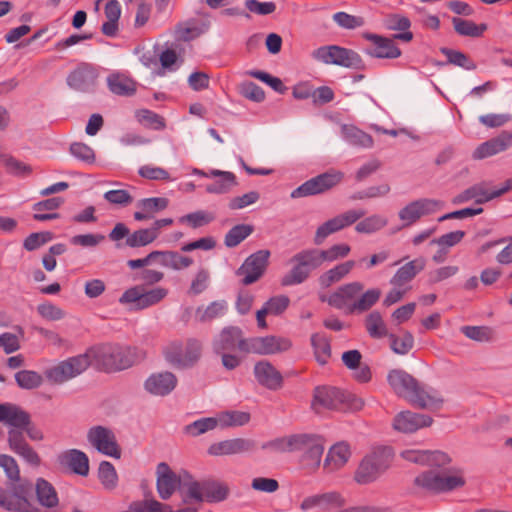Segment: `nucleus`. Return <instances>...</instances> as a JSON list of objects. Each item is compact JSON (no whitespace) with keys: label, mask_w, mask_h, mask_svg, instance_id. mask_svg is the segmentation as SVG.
<instances>
[{"label":"nucleus","mask_w":512,"mask_h":512,"mask_svg":"<svg viewBox=\"0 0 512 512\" xmlns=\"http://www.w3.org/2000/svg\"><path fill=\"white\" fill-rule=\"evenodd\" d=\"M97 79V70L88 63H81L68 75L67 85L75 91L89 93L95 90Z\"/></svg>","instance_id":"nucleus-23"},{"label":"nucleus","mask_w":512,"mask_h":512,"mask_svg":"<svg viewBox=\"0 0 512 512\" xmlns=\"http://www.w3.org/2000/svg\"><path fill=\"white\" fill-rule=\"evenodd\" d=\"M289 263L292 268L281 278L282 286L303 283L313 270L318 269L323 264L318 248H308L297 252L290 258Z\"/></svg>","instance_id":"nucleus-9"},{"label":"nucleus","mask_w":512,"mask_h":512,"mask_svg":"<svg viewBox=\"0 0 512 512\" xmlns=\"http://www.w3.org/2000/svg\"><path fill=\"white\" fill-rule=\"evenodd\" d=\"M387 380L392 390L399 397L406 399L417 408L439 409L444 402L438 391L421 386L412 375L404 370H391L388 373Z\"/></svg>","instance_id":"nucleus-4"},{"label":"nucleus","mask_w":512,"mask_h":512,"mask_svg":"<svg viewBox=\"0 0 512 512\" xmlns=\"http://www.w3.org/2000/svg\"><path fill=\"white\" fill-rule=\"evenodd\" d=\"M47 380L54 385H61L70 380L64 360L45 371Z\"/></svg>","instance_id":"nucleus-62"},{"label":"nucleus","mask_w":512,"mask_h":512,"mask_svg":"<svg viewBox=\"0 0 512 512\" xmlns=\"http://www.w3.org/2000/svg\"><path fill=\"white\" fill-rule=\"evenodd\" d=\"M344 177L340 171H328L313 177L291 192V198H302L325 193L338 185Z\"/></svg>","instance_id":"nucleus-14"},{"label":"nucleus","mask_w":512,"mask_h":512,"mask_svg":"<svg viewBox=\"0 0 512 512\" xmlns=\"http://www.w3.org/2000/svg\"><path fill=\"white\" fill-rule=\"evenodd\" d=\"M364 325L367 333L373 339H381L390 335L379 311L369 313L365 318Z\"/></svg>","instance_id":"nucleus-41"},{"label":"nucleus","mask_w":512,"mask_h":512,"mask_svg":"<svg viewBox=\"0 0 512 512\" xmlns=\"http://www.w3.org/2000/svg\"><path fill=\"white\" fill-rule=\"evenodd\" d=\"M355 264L356 262L354 260H348L344 263L336 265L319 277L320 285L324 288H328L333 283L339 282L351 272Z\"/></svg>","instance_id":"nucleus-40"},{"label":"nucleus","mask_w":512,"mask_h":512,"mask_svg":"<svg viewBox=\"0 0 512 512\" xmlns=\"http://www.w3.org/2000/svg\"><path fill=\"white\" fill-rule=\"evenodd\" d=\"M454 30L461 36L478 38L487 30L485 23L476 24L473 21L465 20L459 17L452 18Z\"/></svg>","instance_id":"nucleus-43"},{"label":"nucleus","mask_w":512,"mask_h":512,"mask_svg":"<svg viewBox=\"0 0 512 512\" xmlns=\"http://www.w3.org/2000/svg\"><path fill=\"white\" fill-rule=\"evenodd\" d=\"M254 375L257 382L269 390H278L282 387L281 373L268 361L262 360L255 364Z\"/></svg>","instance_id":"nucleus-30"},{"label":"nucleus","mask_w":512,"mask_h":512,"mask_svg":"<svg viewBox=\"0 0 512 512\" xmlns=\"http://www.w3.org/2000/svg\"><path fill=\"white\" fill-rule=\"evenodd\" d=\"M203 344L196 338H189L185 343L172 341L164 348L165 359L175 367H193L201 358Z\"/></svg>","instance_id":"nucleus-11"},{"label":"nucleus","mask_w":512,"mask_h":512,"mask_svg":"<svg viewBox=\"0 0 512 512\" xmlns=\"http://www.w3.org/2000/svg\"><path fill=\"white\" fill-rule=\"evenodd\" d=\"M98 477L107 490H113L116 488L118 483V475L115 467L109 461H102L98 468Z\"/></svg>","instance_id":"nucleus-53"},{"label":"nucleus","mask_w":512,"mask_h":512,"mask_svg":"<svg viewBox=\"0 0 512 512\" xmlns=\"http://www.w3.org/2000/svg\"><path fill=\"white\" fill-rule=\"evenodd\" d=\"M168 204L169 201L165 197H151L139 200L136 207L146 211L147 214H150V217L153 218L155 213L166 209Z\"/></svg>","instance_id":"nucleus-59"},{"label":"nucleus","mask_w":512,"mask_h":512,"mask_svg":"<svg viewBox=\"0 0 512 512\" xmlns=\"http://www.w3.org/2000/svg\"><path fill=\"white\" fill-rule=\"evenodd\" d=\"M363 406L364 402L361 398L336 387L322 386L314 390L312 408L316 412H319V408L358 411Z\"/></svg>","instance_id":"nucleus-7"},{"label":"nucleus","mask_w":512,"mask_h":512,"mask_svg":"<svg viewBox=\"0 0 512 512\" xmlns=\"http://www.w3.org/2000/svg\"><path fill=\"white\" fill-rule=\"evenodd\" d=\"M388 338L392 351L399 355L408 354L414 346V337L409 331H404L401 337L390 334Z\"/></svg>","instance_id":"nucleus-55"},{"label":"nucleus","mask_w":512,"mask_h":512,"mask_svg":"<svg viewBox=\"0 0 512 512\" xmlns=\"http://www.w3.org/2000/svg\"><path fill=\"white\" fill-rule=\"evenodd\" d=\"M108 238L113 242H117V248L122 247L119 241L123 239H125V245L130 248L144 247L157 239L155 230L151 228L139 229L130 233V229L122 222L114 226L109 232Z\"/></svg>","instance_id":"nucleus-17"},{"label":"nucleus","mask_w":512,"mask_h":512,"mask_svg":"<svg viewBox=\"0 0 512 512\" xmlns=\"http://www.w3.org/2000/svg\"><path fill=\"white\" fill-rule=\"evenodd\" d=\"M270 255L269 250L261 249L252 253L244 260L235 272L237 276L242 277V285H251L263 277L269 265Z\"/></svg>","instance_id":"nucleus-13"},{"label":"nucleus","mask_w":512,"mask_h":512,"mask_svg":"<svg viewBox=\"0 0 512 512\" xmlns=\"http://www.w3.org/2000/svg\"><path fill=\"white\" fill-rule=\"evenodd\" d=\"M229 494V488L215 480L191 481L184 484L182 502L191 504L192 501L202 503H217L225 500Z\"/></svg>","instance_id":"nucleus-10"},{"label":"nucleus","mask_w":512,"mask_h":512,"mask_svg":"<svg viewBox=\"0 0 512 512\" xmlns=\"http://www.w3.org/2000/svg\"><path fill=\"white\" fill-rule=\"evenodd\" d=\"M292 346L290 339L277 336L251 337L248 343V354L270 355L282 353Z\"/></svg>","instance_id":"nucleus-24"},{"label":"nucleus","mask_w":512,"mask_h":512,"mask_svg":"<svg viewBox=\"0 0 512 512\" xmlns=\"http://www.w3.org/2000/svg\"><path fill=\"white\" fill-rule=\"evenodd\" d=\"M15 381L20 388L32 390L42 385L43 377L33 370H21L15 374Z\"/></svg>","instance_id":"nucleus-54"},{"label":"nucleus","mask_w":512,"mask_h":512,"mask_svg":"<svg viewBox=\"0 0 512 512\" xmlns=\"http://www.w3.org/2000/svg\"><path fill=\"white\" fill-rule=\"evenodd\" d=\"M441 53L447 57V61L449 64H453L459 67H462L466 70H475L476 64L468 58L464 53L449 49V48H441Z\"/></svg>","instance_id":"nucleus-60"},{"label":"nucleus","mask_w":512,"mask_h":512,"mask_svg":"<svg viewBox=\"0 0 512 512\" xmlns=\"http://www.w3.org/2000/svg\"><path fill=\"white\" fill-rule=\"evenodd\" d=\"M342 134L344 139L351 145L370 148L373 145L372 137L352 125H343Z\"/></svg>","instance_id":"nucleus-47"},{"label":"nucleus","mask_w":512,"mask_h":512,"mask_svg":"<svg viewBox=\"0 0 512 512\" xmlns=\"http://www.w3.org/2000/svg\"><path fill=\"white\" fill-rule=\"evenodd\" d=\"M167 505L155 499L136 501L130 505L131 512H166Z\"/></svg>","instance_id":"nucleus-64"},{"label":"nucleus","mask_w":512,"mask_h":512,"mask_svg":"<svg viewBox=\"0 0 512 512\" xmlns=\"http://www.w3.org/2000/svg\"><path fill=\"white\" fill-rule=\"evenodd\" d=\"M364 286L361 282H351L340 286L329 297H322V301H326L330 306L336 309H346L349 313V306L354 302L356 296L363 290Z\"/></svg>","instance_id":"nucleus-27"},{"label":"nucleus","mask_w":512,"mask_h":512,"mask_svg":"<svg viewBox=\"0 0 512 512\" xmlns=\"http://www.w3.org/2000/svg\"><path fill=\"white\" fill-rule=\"evenodd\" d=\"M218 425L222 428L243 426L250 420V414L241 411H229L217 416Z\"/></svg>","instance_id":"nucleus-56"},{"label":"nucleus","mask_w":512,"mask_h":512,"mask_svg":"<svg viewBox=\"0 0 512 512\" xmlns=\"http://www.w3.org/2000/svg\"><path fill=\"white\" fill-rule=\"evenodd\" d=\"M254 231V227L249 224H238L233 226L224 237V244L228 248L238 246L242 241L249 237Z\"/></svg>","instance_id":"nucleus-50"},{"label":"nucleus","mask_w":512,"mask_h":512,"mask_svg":"<svg viewBox=\"0 0 512 512\" xmlns=\"http://www.w3.org/2000/svg\"><path fill=\"white\" fill-rule=\"evenodd\" d=\"M504 243H507V245L498 253L496 260L500 264L507 265L512 263V237L486 242L481 246L480 250L481 252H486L490 248Z\"/></svg>","instance_id":"nucleus-52"},{"label":"nucleus","mask_w":512,"mask_h":512,"mask_svg":"<svg viewBox=\"0 0 512 512\" xmlns=\"http://www.w3.org/2000/svg\"><path fill=\"white\" fill-rule=\"evenodd\" d=\"M363 38L370 42L364 49L365 54L379 59H396L401 56V50L395 44V38L365 32Z\"/></svg>","instance_id":"nucleus-20"},{"label":"nucleus","mask_w":512,"mask_h":512,"mask_svg":"<svg viewBox=\"0 0 512 512\" xmlns=\"http://www.w3.org/2000/svg\"><path fill=\"white\" fill-rule=\"evenodd\" d=\"M107 84L109 90L119 96H132L136 92V82L123 74L110 75Z\"/></svg>","instance_id":"nucleus-38"},{"label":"nucleus","mask_w":512,"mask_h":512,"mask_svg":"<svg viewBox=\"0 0 512 512\" xmlns=\"http://www.w3.org/2000/svg\"><path fill=\"white\" fill-rule=\"evenodd\" d=\"M176 385V376L171 372L165 371L150 375L145 381L144 387L152 395L165 396L172 392Z\"/></svg>","instance_id":"nucleus-31"},{"label":"nucleus","mask_w":512,"mask_h":512,"mask_svg":"<svg viewBox=\"0 0 512 512\" xmlns=\"http://www.w3.org/2000/svg\"><path fill=\"white\" fill-rule=\"evenodd\" d=\"M0 422L8 427L7 444L9 449L30 466H40L41 457L27 442L25 435L33 441L43 440L44 435L32 422L29 413L14 404H0Z\"/></svg>","instance_id":"nucleus-2"},{"label":"nucleus","mask_w":512,"mask_h":512,"mask_svg":"<svg viewBox=\"0 0 512 512\" xmlns=\"http://www.w3.org/2000/svg\"><path fill=\"white\" fill-rule=\"evenodd\" d=\"M392 458L390 448L381 447L373 450L359 463L354 473V480L360 485L377 481L389 469Z\"/></svg>","instance_id":"nucleus-8"},{"label":"nucleus","mask_w":512,"mask_h":512,"mask_svg":"<svg viewBox=\"0 0 512 512\" xmlns=\"http://www.w3.org/2000/svg\"><path fill=\"white\" fill-rule=\"evenodd\" d=\"M425 265L426 261L424 258H417L404 264L396 271L390 283L395 287L407 288L406 285L425 268Z\"/></svg>","instance_id":"nucleus-34"},{"label":"nucleus","mask_w":512,"mask_h":512,"mask_svg":"<svg viewBox=\"0 0 512 512\" xmlns=\"http://www.w3.org/2000/svg\"><path fill=\"white\" fill-rule=\"evenodd\" d=\"M433 419L425 414L402 411L393 419V428L401 433H413L418 429L429 427Z\"/></svg>","instance_id":"nucleus-28"},{"label":"nucleus","mask_w":512,"mask_h":512,"mask_svg":"<svg viewBox=\"0 0 512 512\" xmlns=\"http://www.w3.org/2000/svg\"><path fill=\"white\" fill-rule=\"evenodd\" d=\"M208 175L211 176V178H215L214 182L206 186L208 193L224 194L238 184L235 174L229 171L211 169Z\"/></svg>","instance_id":"nucleus-35"},{"label":"nucleus","mask_w":512,"mask_h":512,"mask_svg":"<svg viewBox=\"0 0 512 512\" xmlns=\"http://www.w3.org/2000/svg\"><path fill=\"white\" fill-rule=\"evenodd\" d=\"M366 214L363 209H350L322 223L315 232L314 244L321 245L331 234L351 226Z\"/></svg>","instance_id":"nucleus-16"},{"label":"nucleus","mask_w":512,"mask_h":512,"mask_svg":"<svg viewBox=\"0 0 512 512\" xmlns=\"http://www.w3.org/2000/svg\"><path fill=\"white\" fill-rule=\"evenodd\" d=\"M228 310V304L225 300L213 301L207 306H199L195 312V319L200 323L211 322L223 317Z\"/></svg>","instance_id":"nucleus-36"},{"label":"nucleus","mask_w":512,"mask_h":512,"mask_svg":"<svg viewBox=\"0 0 512 512\" xmlns=\"http://www.w3.org/2000/svg\"><path fill=\"white\" fill-rule=\"evenodd\" d=\"M119 303L129 305L130 309L143 310L150 307L145 297L143 296V287L134 286L127 289L119 298Z\"/></svg>","instance_id":"nucleus-44"},{"label":"nucleus","mask_w":512,"mask_h":512,"mask_svg":"<svg viewBox=\"0 0 512 512\" xmlns=\"http://www.w3.org/2000/svg\"><path fill=\"white\" fill-rule=\"evenodd\" d=\"M351 456L350 447L345 442L333 445L324 460L323 469L326 473H333L340 470L348 462Z\"/></svg>","instance_id":"nucleus-33"},{"label":"nucleus","mask_w":512,"mask_h":512,"mask_svg":"<svg viewBox=\"0 0 512 512\" xmlns=\"http://www.w3.org/2000/svg\"><path fill=\"white\" fill-rule=\"evenodd\" d=\"M443 206V202L435 199L422 198L413 201L399 211V218L404 222L403 227L410 226L422 216L432 214Z\"/></svg>","instance_id":"nucleus-21"},{"label":"nucleus","mask_w":512,"mask_h":512,"mask_svg":"<svg viewBox=\"0 0 512 512\" xmlns=\"http://www.w3.org/2000/svg\"><path fill=\"white\" fill-rule=\"evenodd\" d=\"M298 434L288 437L276 438L262 444L264 450H271L276 453L296 452L297 445L300 442Z\"/></svg>","instance_id":"nucleus-45"},{"label":"nucleus","mask_w":512,"mask_h":512,"mask_svg":"<svg viewBox=\"0 0 512 512\" xmlns=\"http://www.w3.org/2000/svg\"><path fill=\"white\" fill-rule=\"evenodd\" d=\"M461 332L467 338L478 342H490L494 336L493 330L485 326H463Z\"/></svg>","instance_id":"nucleus-61"},{"label":"nucleus","mask_w":512,"mask_h":512,"mask_svg":"<svg viewBox=\"0 0 512 512\" xmlns=\"http://www.w3.org/2000/svg\"><path fill=\"white\" fill-rule=\"evenodd\" d=\"M256 449V442L249 438H234L214 443L208 453L213 456H227L249 453Z\"/></svg>","instance_id":"nucleus-25"},{"label":"nucleus","mask_w":512,"mask_h":512,"mask_svg":"<svg viewBox=\"0 0 512 512\" xmlns=\"http://www.w3.org/2000/svg\"><path fill=\"white\" fill-rule=\"evenodd\" d=\"M58 462L62 467L68 468L77 475L87 476L89 474V459L81 450L64 451L58 456Z\"/></svg>","instance_id":"nucleus-32"},{"label":"nucleus","mask_w":512,"mask_h":512,"mask_svg":"<svg viewBox=\"0 0 512 512\" xmlns=\"http://www.w3.org/2000/svg\"><path fill=\"white\" fill-rule=\"evenodd\" d=\"M312 57L324 64H333L356 70L365 69V63L356 51L338 45L321 46L312 52Z\"/></svg>","instance_id":"nucleus-12"},{"label":"nucleus","mask_w":512,"mask_h":512,"mask_svg":"<svg viewBox=\"0 0 512 512\" xmlns=\"http://www.w3.org/2000/svg\"><path fill=\"white\" fill-rule=\"evenodd\" d=\"M64 363L70 380L82 374L90 365H92L89 351H86L84 354L70 357L64 360Z\"/></svg>","instance_id":"nucleus-49"},{"label":"nucleus","mask_w":512,"mask_h":512,"mask_svg":"<svg viewBox=\"0 0 512 512\" xmlns=\"http://www.w3.org/2000/svg\"><path fill=\"white\" fill-rule=\"evenodd\" d=\"M381 296L379 288H372L364 292L357 300L349 306V313H363L373 307Z\"/></svg>","instance_id":"nucleus-48"},{"label":"nucleus","mask_w":512,"mask_h":512,"mask_svg":"<svg viewBox=\"0 0 512 512\" xmlns=\"http://www.w3.org/2000/svg\"><path fill=\"white\" fill-rule=\"evenodd\" d=\"M217 417L201 418L185 427V433L193 437L204 434L218 427Z\"/></svg>","instance_id":"nucleus-58"},{"label":"nucleus","mask_w":512,"mask_h":512,"mask_svg":"<svg viewBox=\"0 0 512 512\" xmlns=\"http://www.w3.org/2000/svg\"><path fill=\"white\" fill-rule=\"evenodd\" d=\"M249 338L244 336L240 327H224L212 340L213 352L221 357V363L226 370L239 367L248 354Z\"/></svg>","instance_id":"nucleus-5"},{"label":"nucleus","mask_w":512,"mask_h":512,"mask_svg":"<svg viewBox=\"0 0 512 512\" xmlns=\"http://www.w3.org/2000/svg\"><path fill=\"white\" fill-rule=\"evenodd\" d=\"M311 344L317 362L321 365L326 364L331 356V346L327 337L320 333L313 334Z\"/></svg>","instance_id":"nucleus-51"},{"label":"nucleus","mask_w":512,"mask_h":512,"mask_svg":"<svg viewBox=\"0 0 512 512\" xmlns=\"http://www.w3.org/2000/svg\"><path fill=\"white\" fill-rule=\"evenodd\" d=\"M92 365L98 370L114 372L131 367L136 360V349L105 344L89 349Z\"/></svg>","instance_id":"nucleus-6"},{"label":"nucleus","mask_w":512,"mask_h":512,"mask_svg":"<svg viewBox=\"0 0 512 512\" xmlns=\"http://www.w3.org/2000/svg\"><path fill=\"white\" fill-rule=\"evenodd\" d=\"M300 442L296 451L302 452L301 463L309 471H315L321 463V457L324 452V445L319 437L298 434Z\"/></svg>","instance_id":"nucleus-19"},{"label":"nucleus","mask_w":512,"mask_h":512,"mask_svg":"<svg viewBox=\"0 0 512 512\" xmlns=\"http://www.w3.org/2000/svg\"><path fill=\"white\" fill-rule=\"evenodd\" d=\"M388 224V220L386 217L379 214H372L366 218H361V220L356 222L355 231L360 234H373Z\"/></svg>","instance_id":"nucleus-46"},{"label":"nucleus","mask_w":512,"mask_h":512,"mask_svg":"<svg viewBox=\"0 0 512 512\" xmlns=\"http://www.w3.org/2000/svg\"><path fill=\"white\" fill-rule=\"evenodd\" d=\"M512 145V133L503 131L497 137L480 144L472 154L474 160H482L505 151Z\"/></svg>","instance_id":"nucleus-29"},{"label":"nucleus","mask_w":512,"mask_h":512,"mask_svg":"<svg viewBox=\"0 0 512 512\" xmlns=\"http://www.w3.org/2000/svg\"><path fill=\"white\" fill-rule=\"evenodd\" d=\"M35 493L38 502L47 508L58 505V496L53 485L43 478H38L35 483Z\"/></svg>","instance_id":"nucleus-39"},{"label":"nucleus","mask_w":512,"mask_h":512,"mask_svg":"<svg viewBox=\"0 0 512 512\" xmlns=\"http://www.w3.org/2000/svg\"><path fill=\"white\" fill-rule=\"evenodd\" d=\"M0 467L11 482L7 488L0 486V507L11 512H29L33 484L21 479L19 465L11 455L0 453Z\"/></svg>","instance_id":"nucleus-3"},{"label":"nucleus","mask_w":512,"mask_h":512,"mask_svg":"<svg viewBox=\"0 0 512 512\" xmlns=\"http://www.w3.org/2000/svg\"><path fill=\"white\" fill-rule=\"evenodd\" d=\"M159 264L173 270H182L190 267L193 259L176 251H159Z\"/></svg>","instance_id":"nucleus-42"},{"label":"nucleus","mask_w":512,"mask_h":512,"mask_svg":"<svg viewBox=\"0 0 512 512\" xmlns=\"http://www.w3.org/2000/svg\"><path fill=\"white\" fill-rule=\"evenodd\" d=\"M88 443L99 453L119 459L121 449L117 442L115 433L108 427L102 425L92 426L87 431Z\"/></svg>","instance_id":"nucleus-15"},{"label":"nucleus","mask_w":512,"mask_h":512,"mask_svg":"<svg viewBox=\"0 0 512 512\" xmlns=\"http://www.w3.org/2000/svg\"><path fill=\"white\" fill-rule=\"evenodd\" d=\"M215 215L211 212L198 210L193 213L186 214L179 219L181 223H187L191 228L196 229L208 225L214 221Z\"/></svg>","instance_id":"nucleus-57"},{"label":"nucleus","mask_w":512,"mask_h":512,"mask_svg":"<svg viewBox=\"0 0 512 512\" xmlns=\"http://www.w3.org/2000/svg\"><path fill=\"white\" fill-rule=\"evenodd\" d=\"M511 189L512 178L507 179L503 186L498 189H490L487 182H481L465 189L463 192L456 195L452 199V203L461 204L474 199L476 204H483L502 196Z\"/></svg>","instance_id":"nucleus-18"},{"label":"nucleus","mask_w":512,"mask_h":512,"mask_svg":"<svg viewBox=\"0 0 512 512\" xmlns=\"http://www.w3.org/2000/svg\"><path fill=\"white\" fill-rule=\"evenodd\" d=\"M334 22L345 29H355L365 24L363 17L350 15L346 12H337L333 15Z\"/></svg>","instance_id":"nucleus-63"},{"label":"nucleus","mask_w":512,"mask_h":512,"mask_svg":"<svg viewBox=\"0 0 512 512\" xmlns=\"http://www.w3.org/2000/svg\"><path fill=\"white\" fill-rule=\"evenodd\" d=\"M385 25L389 30L403 31L402 33L395 34L393 38L404 42H410L413 39V33L409 31L411 22L406 16L390 14L385 20Z\"/></svg>","instance_id":"nucleus-37"},{"label":"nucleus","mask_w":512,"mask_h":512,"mask_svg":"<svg viewBox=\"0 0 512 512\" xmlns=\"http://www.w3.org/2000/svg\"><path fill=\"white\" fill-rule=\"evenodd\" d=\"M179 485L180 477L172 471L167 463H159L156 468V487L159 497L168 500Z\"/></svg>","instance_id":"nucleus-26"},{"label":"nucleus","mask_w":512,"mask_h":512,"mask_svg":"<svg viewBox=\"0 0 512 512\" xmlns=\"http://www.w3.org/2000/svg\"><path fill=\"white\" fill-rule=\"evenodd\" d=\"M401 457L409 462L433 468L414 478L413 486L417 493L445 494L466 485L464 470L456 466L448 467L452 459L445 452L407 449L401 452Z\"/></svg>","instance_id":"nucleus-1"},{"label":"nucleus","mask_w":512,"mask_h":512,"mask_svg":"<svg viewBox=\"0 0 512 512\" xmlns=\"http://www.w3.org/2000/svg\"><path fill=\"white\" fill-rule=\"evenodd\" d=\"M345 503L344 497L339 492L329 491L306 496L301 501L299 509L302 512H308L313 509H319L327 512L332 509L343 507Z\"/></svg>","instance_id":"nucleus-22"}]
</instances>
